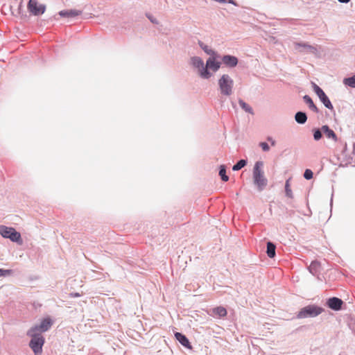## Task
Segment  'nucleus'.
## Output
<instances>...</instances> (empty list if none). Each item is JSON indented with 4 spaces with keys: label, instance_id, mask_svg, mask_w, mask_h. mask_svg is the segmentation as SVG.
I'll return each mask as SVG.
<instances>
[{
    "label": "nucleus",
    "instance_id": "nucleus-15",
    "mask_svg": "<svg viewBox=\"0 0 355 355\" xmlns=\"http://www.w3.org/2000/svg\"><path fill=\"white\" fill-rule=\"evenodd\" d=\"M200 49L209 56L218 55V53L209 45L205 44L202 41H198V42Z\"/></svg>",
    "mask_w": 355,
    "mask_h": 355
},
{
    "label": "nucleus",
    "instance_id": "nucleus-1",
    "mask_svg": "<svg viewBox=\"0 0 355 355\" xmlns=\"http://www.w3.org/2000/svg\"><path fill=\"white\" fill-rule=\"evenodd\" d=\"M263 162L257 161L255 162L252 170V178L254 184L259 191H263L268 184V180L264 175Z\"/></svg>",
    "mask_w": 355,
    "mask_h": 355
},
{
    "label": "nucleus",
    "instance_id": "nucleus-27",
    "mask_svg": "<svg viewBox=\"0 0 355 355\" xmlns=\"http://www.w3.org/2000/svg\"><path fill=\"white\" fill-rule=\"evenodd\" d=\"M247 164V162L245 159L239 160L235 165L233 166V171H239L243 168Z\"/></svg>",
    "mask_w": 355,
    "mask_h": 355
},
{
    "label": "nucleus",
    "instance_id": "nucleus-21",
    "mask_svg": "<svg viewBox=\"0 0 355 355\" xmlns=\"http://www.w3.org/2000/svg\"><path fill=\"white\" fill-rule=\"evenodd\" d=\"M343 83L345 86L355 88V74L352 77L344 78Z\"/></svg>",
    "mask_w": 355,
    "mask_h": 355
},
{
    "label": "nucleus",
    "instance_id": "nucleus-11",
    "mask_svg": "<svg viewBox=\"0 0 355 355\" xmlns=\"http://www.w3.org/2000/svg\"><path fill=\"white\" fill-rule=\"evenodd\" d=\"M28 10L33 15L37 16L42 15L45 12L46 6L44 4L40 3L37 0H29Z\"/></svg>",
    "mask_w": 355,
    "mask_h": 355
},
{
    "label": "nucleus",
    "instance_id": "nucleus-17",
    "mask_svg": "<svg viewBox=\"0 0 355 355\" xmlns=\"http://www.w3.org/2000/svg\"><path fill=\"white\" fill-rule=\"evenodd\" d=\"M175 338L185 347L191 349V346L187 338L181 333L177 332L175 334Z\"/></svg>",
    "mask_w": 355,
    "mask_h": 355
},
{
    "label": "nucleus",
    "instance_id": "nucleus-26",
    "mask_svg": "<svg viewBox=\"0 0 355 355\" xmlns=\"http://www.w3.org/2000/svg\"><path fill=\"white\" fill-rule=\"evenodd\" d=\"M219 175L224 182H227L229 180V177L226 175V170L224 165L220 166Z\"/></svg>",
    "mask_w": 355,
    "mask_h": 355
},
{
    "label": "nucleus",
    "instance_id": "nucleus-35",
    "mask_svg": "<svg viewBox=\"0 0 355 355\" xmlns=\"http://www.w3.org/2000/svg\"><path fill=\"white\" fill-rule=\"evenodd\" d=\"M271 42H273L274 43H275L276 42L275 39L274 37H272Z\"/></svg>",
    "mask_w": 355,
    "mask_h": 355
},
{
    "label": "nucleus",
    "instance_id": "nucleus-14",
    "mask_svg": "<svg viewBox=\"0 0 355 355\" xmlns=\"http://www.w3.org/2000/svg\"><path fill=\"white\" fill-rule=\"evenodd\" d=\"M321 130L327 138L332 139L334 142L338 141V137L336 133L334 132V130L330 129L328 125H322Z\"/></svg>",
    "mask_w": 355,
    "mask_h": 355
},
{
    "label": "nucleus",
    "instance_id": "nucleus-33",
    "mask_svg": "<svg viewBox=\"0 0 355 355\" xmlns=\"http://www.w3.org/2000/svg\"><path fill=\"white\" fill-rule=\"evenodd\" d=\"M340 3H347L350 1V0H338Z\"/></svg>",
    "mask_w": 355,
    "mask_h": 355
},
{
    "label": "nucleus",
    "instance_id": "nucleus-4",
    "mask_svg": "<svg viewBox=\"0 0 355 355\" xmlns=\"http://www.w3.org/2000/svg\"><path fill=\"white\" fill-rule=\"evenodd\" d=\"M218 55L209 56L205 62V80L211 78L214 73H216L221 67V62L217 60Z\"/></svg>",
    "mask_w": 355,
    "mask_h": 355
},
{
    "label": "nucleus",
    "instance_id": "nucleus-6",
    "mask_svg": "<svg viewBox=\"0 0 355 355\" xmlns=\"http://www.w3.org/2000/svg\"><path fill=\"white\" fill-rule=\"evenodd\" d=\"M189 63L199 77L205 80V73L207 70L204 60L200 57L194 55L190 58Z\"/></svg>",
    "mask_w": 355,
    "mask_h": 355
},
{
    "label": "nucleus",
    "instance_id": "nucleus-12",
    "mask_svg": "<svg viewBox=\"0 0 355 355\" xmlns=\"http://www.w3.org/2000/svg\"><path fill=\"white\" fill-rule=\"evenodd\" d=\"M239 62V60L236 56L231 55H225L221 58V64L229 68L235 67Z\"/></svg>",
    "mask_w": 355,
    "mask_h": 355
},
{
    "label": "nucleus",
    "instance_id": "nucleus-22",
    "mask_svg": "<svg viewBox=\"0 0 355 355\" xmlns=\"http://www.w3.org/2000/svg\"><path fill=\"white\" fill-rule=\"evenodd\" d=\"M239 104L241 107L246 112L253 114V110L250 105L244 102L243 100L240 99L239 101Z\"/></svg>",
    "mask_w": 355,
    "mask_h": 355
},
{
    "label": "nucleus",
    "instance_id": "nucleus-8",
    "mask_svg": "<svg viewBox=\"0 0 355 355\" xmlns=\"http://www.w3.org/2000/svg\"><path fill=\"white\" fill-rule=\"evenodd\" d=\"M323 309L320 307L309 305L303 308L297 314L298 318H313L320 315Z\"/></svg>",
    "mask_w": 355,
    "mask_h": 355
},
{
    "label": "nucleus",
    "instance_id": "nucleus-24",
    "mask_svg": "<svg viewBox=\"0 0 355 355\" xmlns=\"http://www.w3.org/2000/svg\"><path fill=\"white\" fill-rule=\"evenodd\" d=\"M320 268V263L317 261H313L310 264L309 269L311 274L315 275L319 270Z\"/></svg>",
    "mask_w": 355,
    "mask_h": 355
},
{
    "label": "nucleus",
    "instance_id": "nucleus-28",
    "mask_svg": "<svg viewBox=\"0 0 355 355\" xmlns=\"http://www.w3.org/2000/svg\"><path fill=\"white\" fill-rule=\"evenodd\" d=\"M13 271L12 270H6L0 268V277H8L12 275Z\"/></svg>",
    "mask_w": 355,
    "mask_h": 355
},
{
    "label": "nucleus",
    "instance_id": "nucleus-19",
    "mask_svg": "<svg viewBox=\"0 0 355 355\" xmlns=\"http://www.w3.org/2000/svg\"><path fill=\"white\" fill-rule=\"evenodd\" d=\"M304 101L308 105L309 107L314 112H318V109L314 104L311 97L308 95H305L303 97Z\"/></svg>",
    "mask_w": 355,
    "mask_h": 355
},
{
    "label": "nucleus",
    "instance_id": "nucleus-31",
    "mask_svg": "<svg viewBox=\"0 0 355 355\" xmlns=\"http://www.w3.org/2000/svg\"><path fill=\"white\" fill-rule=\"evenodd\" d=\"M260 147L262 148V150L265 152H267L270 150V147L268 144L266 142H261L259 144Z\"/></svg>",
    "mask_w": 355,
    "mask_h": 355
},
{
    "label": "nucleus",
    "instance_id": "nucleus-32",
    "mask_svg": "<svg viewBox=\"0 0 355 355\" xmlns=\"http://www.w3.org/2000/svg\"><path fill=\"white\" fill-rule=\"evenodd\" d=\"M268 141H269L272 146H275L276 141L270 137H268Z\"/></svg>",
    "mask_w": 355,
    "mask_h": 355
},
{
    "label": "nucleus",
    "instance_id": "nucleus-9",
    "mask_svg": "<svg viewBox=\"0 0 355 355\" xmlns=\"http://www.w3.org/2000/svg\"><path fill=\"white\" fill-rule=\"evenodd\" d=\"M293 45L295 51L298 53H311L313 55L318 53L317 47L307 42H295Z\"/></svg>",
    "mask_w": 355,
    "mask_h": 355
},
{
    "label": "nucleus",
    "instance_id": "nucleus-7",
    "mask_svg": "<svg viewBox=\"0 0 355 355\" xmlns=\"http://www.w3.org/2000/svg\"><path fill=\"white\" fill-rule=\"evenodd\" d=\"M52 324L53 320H51V318L49 317H46L41 320L39 324H35L33 325L28 330L33 331V332L38 334H42V333H44L47 331L49 329H50Z\"/></svg>",
    "mask_w": 355,
    "mask_h": 355
},
{
    "label": "nucleus",
    "instance_id": "nucleus-30",
    "mask_svg": "<svg viewBox=\"0 0 355 355\" xmlns=\"http://www.w3.org/2000/svg\"><path fill=\"white\" fill-rule=\"evenodd\" d=\"M313 172L310 169H306L304 173V177L306 180H311L313 178Z\"/></svg>",
    "mask_w": 355,
    "mask_h": 355
},
{
    "label": "nucleus",
    "instance_id": "nucleus-20",
    "mask_svg": "<svg viewBox=\"0 0 355 355\" xmlns=\"http://www.w3.org/2000/svg\"><path fill=\"white\" fill-rule=\"evenodd\" d=\"M295 119L297 123L304 124L307 120L306 114L302 112H298L295 115Z\"/></svg>",
    "mask_w": 355,
    "mask_h": 355
},
{
    "label": "nucleus",
    "instance_id": "nucleus-34",
    "mask_svg": "<svg viewBox=\"0 0 355 355\" xmlns=\"http://www.w3.org/2000/svg\"><path fill=\"white\" fill-rule=\"evenodd\" d=\"M73 296H74V297H78V296H80V295H79L78 293H74V294H73Z\"/></svg>",
    "mask_w": 355,
    "mask_h": 355
},
{
    "label": "nucleus",
    "instance_id": "nucleus-25",
    "mask_svg": "<svg viewBox=\"0 0 355 355\" xmlns=\"http://www.w3.org/2000/svg\"><path fill=\"white\" fill-rule=\"evenodd\" d=\"M285 193L288 198H293V193L290 187V178L286 181L285 183Z\"/></svg>",
    "mask_w": 355,
    "mask_h": 355
},
{
    "label": "nucleus",
    "instance_id": "nucleus-29",
    "mask_svg": "<svg viewBox=\"0 0 355 355\" xmlns=\"http://www.w3.org/2000/svg\"><path fill=\"white\" fill-rule=\"evenodd\" d=\"M322 132V130L317 129V130H314L313 138L315 141H318L321 139Z\"/></svg>",
    "mask_w": 355,
    "mask_h": 355
},
{
    "label": "nucleus",
    "instance_id": "nucleus-23",
    "mask_svg": "<svg viewBox=\"0 0 355 355\" xmlns=\"http://www.w3.org/2000/svg\"><path fill=\"white\" fill-rule=\"evenodd\" d=\"M267 254L270 258L275 256V245L271 242L267 243Z\"/></svg>",
    "mask_w": 355,
    "mask_h": 355
},
{
    "label": "nucleus",
    "instance_id": "nucleus-16",
    "mask_svg": "<svg viewBox=\"0 0 355 355\" xmlns=\"http://www.w3.org/2000/svg\"><path fill=\"white\" fill-rule=\"evenodd\" d=\"M58 14L62 17L73 18L79 15L80 12L76 10H65L60 11Z\"/></svg>",
    "mask_w": 355,
    "mask_h": 355
},
{
    "label": "nucleus",
    "instance_id": "nucleus-10",
    "mask_svg": "<svg viewBox=\"0 0 355 355\" xmlns=\"http://www.w3.org/2000/svg\"><path fill=\"white\" fill-rule=\"evenodd\" d=\"M313 88L315 93L316 94V95L318 96V97L319 98L320 101L325 106V107L328 108L329 110H333L334 107H333L329 98L326 95V94L324 92V91L318 85H317L315 83L313 84Z\"/></svg>",
    "mask_w": 355,
    "mask_h": 355
},
{
    "label": "nucleus",
    "instance_id": "nucleus-18",
    "mask_svg": "<svg viewBox=\"0 0 355 355\" xmlns=\"http://www.w3.org/2000/svg\"><path fill=\"white\" fill-rule=\"evenodd\" d=\"M211 315L224 317L227 315V311L223 306H218L211 309Z\"/></svg>",
    "mask_w": 355,
    "mask_h": 355
},
{
    "label": "nucleus",
    "instance_id": "nucleus-2",
    "mask_svg": "<svg viewBox=\"0 0 355 355\" xmlns=\"http://www.w3.org/2000/svg\"><path fill=\"white\" fill-rule=\"evenodd\" d=\"M218 91L223 96H230L234 91V80L229 74L224 73L218 80Z\"/></svg>",
    "mask_w": 355,
    "mask_h": 355
},
{
    "label": "nucleus",
    "instance_id": "nucleus-5",
    "mask_svg": "<svg viewBox=\"0 0 355 355\" xmlns=\"http://www.w3.org/2000/svg\"><path fill=\"white\" fill-rule=\"evenodd\" d=\"M0 235L5 239H9L12 242L22 243L21 234L13 227L0 225Z\"/></svg>",
    "mask_w": 355,
    "mask_h": 355
},
{
    "label": "nucleus",
    "instance_id": "nucleus-3",
    "mask_svg": "<svg viewBox=\"0 0 355 355\" xmlns=\"http://www.w3.org/2000/svg\"><path fill=\"white\" fill-rule=\"evenodd\" d=\"M26 335L31 338L29 347L35 355H42V348L45 343V338L42 334H38L28 330Z\"/></svg>",
    "mask_w": 355,
    "mask_h": 355
},
{
    "label": "nucleus",
    "instance_id": "nucleus-13",
    "mask_svg": "<svg viewBox=\"0 0 355 355\" xmlns=\"http://www.w3.org/2000/svg\"><path fill=\"white\" fill-rule=\"evenodd\" d=\"M327 304L331 309L338 311L341 309L343 301L338 297H331L328 300Z\"/></svg>",
    "mask_w": 355,
    "mask_h": 355
}]
</instances>
